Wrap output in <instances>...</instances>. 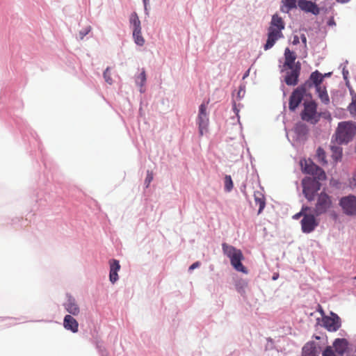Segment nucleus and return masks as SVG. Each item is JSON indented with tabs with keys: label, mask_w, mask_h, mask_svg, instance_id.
<instances>
[{
	"label": "nucleus",
	"mask_w": 356,
	"mask_h": 356,
	"mask_svg": "<svg viewBox=\"0 0 356 356\" xmlns=\"http://www.w3.org/2000/svg\"><path fill=\"white\" fill-rule=\"evenodd\" d=\"M109 266H110L109 280L111 283L114 284L118 280V272L120 269V265L118 260L113 259L109 261Z\"/></svg>",
	"instance_id": "17"
},
{
	"label": "nucleus",
	"mask_w": 356,
	"mask_h": 356,
	"mask_svg": "<svg viewBox=\"0 0 356 356\" xmlns=\"http://www.w3.org/2000/svg\"><path fill=\"white\" fill-rule=\"evenodd\" d=\"M153 179V174L152 172L147 171V177L145 179V184H147V186H148L150 184V182Z\"/></svg>",
	"instance_id": "36"
},
{
	"label": "nucleus",
	"mask_w": 356,
	"mask_h": 356,
	"mask_svg": "<svg viewBox=\"0 0 356 356\" xmlns=\"http://www.w3.org/2000/svg\"><path fill=\"white\" fill-rule=\"evenodd\" d=\"M354 279L356 280V277Z\"/></svg>",
	"instance_id": "49"
},
{
	"label": "nucleus",
	"mask_w": 356,
	"mask_h": 356,
	"mask_svg": "<svg viewBox=\"0 0 356 356\" xmlns=\"http://www.w3.org/2000/svg\"><path fill=\"white\" fill-rule=\"evenodd\" d=\"M317 104L315 102L311 101L304 103V110L301 113L303 120L316 123L319 120L320 115L316 111Z\"/></svg>",
	"instance_id": "7"
},
{
	"label": "nucleus",
	"mask_w": 356,
	"mask_h": 356,
	"mask_svg": "<svg viewBox=\"0 0 356 356\" xmlns=\"http://www.w3.org/2000/svg\"><path fill=\"white\" fill-rule=\"evenodd\" d=\"M36 202H42V198L39 197V193H37Z\"/></svg>",
	"instance_id": "43"
},
{
	"label": "nucleus",
	"mask_w": 356,
	"mask_h": 356,
	"mask_svg": "<svg viewBox=\"0 0 356 356\" xmlns=\"http://www.w3.org/2000/svg\"><path fill=\"white\" fill-rule=\"evenodd\" d=\"M332 157L335 161H338L342 156V148L339 145H332Z\"/></svg>",
	"instance_id": "23"
},
{
	"label": "nucleus",
	"mask_w": 356,
	"mask_h": 356,
	"mask_svg": "<svg viewBox=\"0 0 356 356\" xmlns=\"http://www.w3.org/2000/svg\"><path fill=\"white\" fill-rule=\"evenodd\" d=\"M104 78L106 83L111 85L113 83V80L111 76V71L110 67H107L104 72Z\"/></svg>",
	"instance_id": "33"
},
{
	"label": "nucleus",
	"mask_w": 356,
	"mask_h": 356,
	"mask_svg": "<svg viewBox=\"0 0 356 356\" xmlns=\"http://www.w3.org/2000/svg\"><path fill=\"white\" fill-rule=\"evenodd\" d=\"M356 134V126L352 122H339L335 133V139L339 144L348 143Z\"/></svg>",
	"instance_id": "3"
},
{
	"label": "nucleus",
	"mask_w": 356,
	"mask_h": 356,
	"mask_svg": "<svg viewBox=\"0 0 356 356\" xmlns=\"http://www.w3.org/2000/svg\"><path fill=\"white\" fill-rule=\"evenodd\" d=\"M149 0H143V2L145 3V5H146L147 2Z\"/></svg>",
	"instance_id": "46"
},
{
	"label": "nucleus",
	"mask_w": 356,
	"mask_h": 356,
	"mask_svg": "<svg viewBox=\"0 0 356 356\" xmlns=\"http://www.w3.org/2000/svg\"><path fill=\"white\" fill-rule=\"evenodd\" d=\"M254 200H255L256 204H258L259 206L258 213H260L265 207V205H266L265 201L262 197H258L257 196L254 197Z\"/></svg>",
	"instance_id": "31"
},
{
	"label": "nucleus",
	"mask_w": 356,
	"mask_h": 356,
	"mask_svg": "<svg viewBox=\"0 0 356 356\" xmlns=\"http://www.w3.org/2000/svg\"><path fill=\"white\" fill-rule=\"evenodd\" d=\"M323 326L329 332H336L341 327V321L339 317L337 314H334L332 317L325 316L323 318Z\"/></svg>",
	"instance_id": "14"
},
{
	"label": "nucleus",
	"mask_w": 356,
	"mask_h": 356,
	"mask_svg": "<svg viewBox=\"0 0 356 356\" xmlns=\"http://www.w3.org/2000/svg\"><path fill=\"white\" fill-rule=\"evenodd\" d=\"M301 356H318L316 343L314 341L307 343L302 348Z\"/></svg>",
	"instance_id": "18"
},
{
	"label": "nucleus",
	"mask_w": 356,
	"mask_h": 356,
	"mask_svg": "<svg viewBox=\"0 0 356 356\" xmlns=\"http://www.w3.org/2000/svg\"><path fill=\"white\" fill-rule=\"evenodd\" d=\"M322 356H339L337 355L332 346H327L323 352Z\"/></svg>",
	"instance_id": "32"
},
{
	"label": "nucleus",
	"mask_w": 356,
	"mask_h": 356,
	"mask_svg": "<svg viewBox=\"0 0 356 356\" xmlns=\"http://www.w3.org/2000/svg\"><path fill=\"white\" fill-rule=\"evenodd\" d=\"M310 211H311V208L310 207H302V209H301V211L299 213L295 214L293 216V219L297 220V219L300 218L301 216L304 217L305 214H307V212Z\"/></svg>",
	"instance_id": "30"
},
{
	"label": "nucleus",
	"mask_w": 356,
	"mask_h": 356,
	"mask_svg": "<svg viewBox=\"0 0 356 356\" xmlns=\"http://www.w3.org/2000/svg\"><path fill=\"white\" fill-rule=\"evenodd\" d=\"M63 306L65 307V309H67V302H63Z\"/></svg>",
	"instance_id": "44"
},
{
	"label": "nucleus",
	"mask_w": 356,
	"mask_h": 356,
	"mask_svg": "<svg viewBox=\"0 0 356 356\" xmlns=\"http://www.w3.org/2000/svg\"><path fill=\"white\" fill-rule=\"evenodd\" d=\"M332 197L325 192L318 194L314 209L316 216H321L327 212L332 207Z\"/></svg>",
	"instance_id": "4"
},
{
	"label": "nucleus",
	"mask_w": 356,
	"mask_h": 356,
	"mask_svg": "<svg viewBox=\"0 0 356 356\" xmlns=\"http://www.w3.org/2000/svg\"><path fill=\"white\" fill-rule=\"evenodd\" d=\"M330 73H327V74H325L323 76H324V77H325V76H330Z\"/></svg>",
	"instance_id": "45"
},
{
	"label": "nucleus",
	"mask_w": 356,
	"mask_h": 356,
	"mask_svg": "<svg viewBox=\"0 0 356 356\" xmlns=\"http://www.w3.org/2000/svg\"><path fill=\"white\" fill-rule=\"evenodd\" d=\"M316 92L318 97L323 104H327L330 102V98L325 86L320 88L319 90H316Z\"/></svg>",
	"instance_id": "22"
},
{
	"label": "nucleus",
	"mask_w": 356,
	"mask_h": 356,
	"mask_svg": "<svg viewBox=\"0 0 356 356\" xmlns=\"http://www.w3.org/2000/svg\"><path fill=\"white\" fill-rule=\"evenodd\" d=\"M79 323L75 318L68 315V330H70L74 333L78 332Z\"/></svg>",
	"instance_id": "25"
},
{
	"label": "nucleus",
	"mask_w": 356,
	"mask_h": 356,
	"mask_svg": "<svg viewBox=\"0 0 356 356\" xmlns=\"http://www.w3.org/2000/svg\"><path fill=\"white\" fill-rule=\"evenodd\" d=\"M233 181L230 175H225V189L226 191L229 192L233 188Z\"/></svg>",
	"instance_id": "28"
},
{
	"label": "nucleus",
	"mask_w": 356,
	"mask_h": 356,
	"mask_svg": "<svg viewBox=\"0 0 356 356\" xmlns=\"http://www.w3.org/2000/svg\"><path fill=\"white\" fill-rule=\"evenodd\" d=\"M302 192L308 201H312L315 193L320 190L321 184L318 181L311 177H305L302 180Z\"/></svg>",
	"instance_id": "5"
},
{
	"label": "nucleus",
	"mask_w": 356,
	"mask_h": 356,
	"mask_svg": "<svg viewBox=\"0 0 356 356\" xmlns=\"http://www.w3.org/2000/svg\"><path fill=\"white\" fill-rule=\"evenodd\" d=\"M222 248L223 253L229 258L232 266L237 271L247 273L246 268L241 263V261L244 259L241 250L226 243L222 244Z\"/></svg>",
	"instance_id": "2"
},
{
	"label": "nucleus",
	"mask_w": 356,
	"mask_h": 356,
	"mask_svg": "<svg viewBox=\"0 0 356 356\" xmlns=\"http://www.w3.org/2000/svg\"><path fill=\"white\" fill-rule=\"evenodd\" d=\"M200 266V263L199 261H196L195 263H193L190 267H189V270H192L197 267H199Z\"/></svg>",
	"instance_id": "38"
},
{
	"label": "nucleus",
	"mask_w": 356,
	"mask_h": 356,
	"mask_svg": "<svg viewBox=\"0 0 356 356\" xmlns=\"http://www.w3.org/2000/svg\"><path fill=\"white\" fill-rule=\"evenodd\" d=\"M348 347V342L346 339H336L333 342L335 353L339 356H343Z\"/></svg>",
	"instance_id": "16"
},
{
	"label": "nucleus",
	"mask_w": 356,
	"mask_h": 356,
	"mask_svg": "<svg viewBox=\"0 0 356 356\" xmlns=\"http://www.w3.org/2000/svg\"><path fill=\"white\" fill-rule=\"evenodd\" d=\"M301 229L304 233H311L315 228L318 225V222L316 220L314 214H305L304 217L301 220Z\"/></svg>",
	"instance_id": "11"
},
{
	"label": "nucleus",
	"mask_w": 356,
	"mask_h": 356,
	"mask_svg": "<svg viewBox=\"0 0 356 356\" xmlns=\"http://www.w3.org/2000/svg\"><path fill=\"white\" fill-rule=\"evenodd\" d=\"M312 175L314 177V179L317 181L326 179L325 172L318 166H317V169L314 171Z\"/></svg>",
	"instance_id": "26"
},
{
	"label": "nucleus",
	"mask_w": 356,
	"mask_h": 356,
	"mask_svg": "<svg viewBox=\"0 0 356 356\" xmlns=\"http://www.w3.org/2000/svg\"><path fill=\"white\" fill-rule=\"evenodd\" d=\"M348 109L350 114H356V94L352 97V102L349 104Z\"/></svg>",
	"instance_id": "29"
},
{
	"label": "nucleus",
	"mask_w": 356,
	"mask_h": 356,
	"mask_svg": "<svg viewBox=\"0 0 356 356\" xmlns=\"http://www.w3.org/2000/svg\"><path fill=\"white\" fill-rule=\"evenodd\" d=\"M67 314H66L63 317V327L65 329H67Z\"/></svg>",
	"instance_id": "40"
},
{
	"label": "nucleus",
	"mask_w": 356,
	"mask_h": 356,
	"mask_svg": "<svg viewBox=\"0 0 356 356\" xmlns=\"http://www.w3.org/2000/svg\"><path fill=\"white\" fill-rule=\"evenodd\" d=\"M324 76L320 73L318 70L312 72L309 76L308 81H307L302 86H305V88H311L313 86H315L316 90H319L320 88L323 87L321 83L323 81Z\"/></svg>",
	"instance_id": "13"
},
{
	"label": "nucleus",
	"mask_w": 356,
	"mask_h": 356,
	"mask_svg": "<svg viewBox=\"0 0 356 356\" xmlns=\"http://www.w3.org/2000/svg\"><path fill=\"white\" fill-rule=\"evenodd\" d=\"M129 22L133 29V38L135 42L139 46H143L145 44V39L141 34L140 21L136 13H131Z\"/></svg>",
	"instance_id": "8"
},
{
	"label": "nucleus",
	"mask_w": 356,
	"mask_h": 356,
	"mask_svg": "<svg viewBox=\"0 0 356 356\" xmlns=\"http://www.w3.org/2000/svg\"><path fill=\"white\" fill-rule=\"evenodd\" d=\"M136 81H137V83H140L141 86H143L144 85V83H145L146 74H145V72L144 70L141 72L140 75L138 76Z\"/></svg>",
	"instance_id": "34"
},
{
	"label": "nucleus",
	"mask_w": 356,
	"mask_h": 356,
	"mask_svg": "<svg viewBox=\"0 0 356 356\" xmlns=\"http://www.w3.org/2000/svg\"><path fill=\"white\" fill-rule=\"evenodd\" d=\"M298 43H299V38H298V36L295 35V36L293 37V44H298Z\"/></svg>",
	"instance_id": "41"
},
{
	"label": "nucleus",
	"mask_w": 356,
	"mask_h": 356,
	"mask_svg": "<svg viewBox=\"0 0 356 356\" xmlns=\"http://www.w3.org/2000/svg\"><path fill=\"white\" fill-rule=\"evenodd\" d=\"M68 313L77 315L79 313V308L74 299L68 298Z\"/></svg>",
	"instance_id": "24"
},
{
	"label": "nucleus",
	"mask_w": 356,
	"mask_h": 356,
	"mask_svg": "<svg viewBox=\"0 0 356 356\" xmlns=\"http://www.w3.org/2000/svg\"><path fill=\"white\" fill-rule=\"evenodd\" d=\"M301 40H302V43L304 44V45L306 47L307 38H306L305 35H304V34L301 35Z\"/></svg>",
	"instance_id": "39"
},
{
	"label": "nucleus",
	"mask_w": 356,
	"mask_h": 356,
	"mask_svg": "<svg viewBox=\"0 0 356 356\" xmlns=\"http://www.w3.org/2000/svg\"><path fill=\"white\" fill-rule=\"evenodd\" d=\"M284 28L285 23L283 19L277 14L273 15L268 29V38L264 44L265 50L270 49L278 40L284 38L282 31Z\"/></svg>",
	"instance_id": "1"
},
{
	"label": "nucleus",
	"mask_w": 356,
	"mask_h": 356,
	"mask_svg": "<svg viewBox=\"0 0 356 356\" xmlns=\"http://www.w3.org/2000/svg\"><path fill=\"white\" fill-rule=\"evenodd\" d=\"M289 71L286 72L285 76V82L288 86H296L298 82V77L300 72V63H296V67L288 68Z\"/></svg>",
	"instance_id": "12"
},
{
	"label": "nucleus",
	"mask_w": 356,
	"mask_h": 356,
	"mask_svg": "<svg viewBox=\"0 0 356 356\" xmlns=\"http://www.w3.org/2000/svg\"><path fill=\"white\" fill-rule=\"evenodd\" d=\"M298 7L305 13H310L317 15L320 13V8L315 3L307 0H298Z\"/></svg>",
	"instance_id": "15"
},
{
	"label": "nucleus",
	"mask_w": 356,
	"mask_h": 356,
	"mask_svg": "<svg viewBox=\"0 0 356 356\" xmlns=\"http://www.w3.org/2000/svg\"><path fill=\"white\" fill-rule=\"evenodd\" d=\"M343 212L347 216L356 215V197L353 195L343 197L339 200Z\"/></svg>",
	"instance_id": "9"
},
{
	"label": "nucleus",
	"mask_w": 356,
	"mask_h": 356,
	"mask_svg": "<svg viewBox=\"0 0 356 356\" xmlns=\"http://www.w3.org/2000/svg\"><path fill=\"white\" fill-rule=\"evenodd\" d=\"M284 66L287 67V68L296 67V63H294L295 60L296 59V55L293 51H291L289 48H286L284 51Z\"/></svg>",
	"instance_id": "19"
},
{
	"label": "nucleus",
	"mask_w": 356,
	"mask_h": 356,
	"mask_svg": "<svg viewBox=\"0 0 356 356\" xmlns=\"http://www.w3.org/2000/svg\"><path fill=\"white\" fill-rule=\"evenodd\" d=\"M338 2L339 3H347L350 0H337Z\"/></svg>",
	"instance_id": "42"
},
{
	"label": "nucleus",
	"mask_w": 356,
	"mask_h": 356,
	"mask_svg": "<svg viewBox=\"0 0 356 356\" xmlns=\"http://www.w3.org/2000/svg\"><path fill=\"white\" fill-rule=\"evenodd\" d=\"M343 74L344 77L346 78V73H345V72H343Z\"/></svg>",
	"instance_id": "48"
},
{
	"label": "nucleus",
	"mask_w": 356,
	"mask_h": 356,
	"mask_svg": "<svg viewBox=\"0 0 356 356\" xmlns=\"http://www.w3.org/2000/svg\"><path fill=\"white\" fill-rule=\"evenodd\" d=\"M305 86H300L293 90L289 98V109L295 111L302 102L304 95L306 92Z\"/></svg>",
	"instance_id": "10"
},
{
	"label": "nucleus",
	"mask_w": 356,
	"mask_h": 356,
	"mask_svg": "<svg viewBox=\"0 0 356 356\" xmlns=\"http://www.w3.org/2000/svg\"><path fill=\"white\" fill-rule=\"evenodd\" d=\"M282 6L281 10L284 13H288L291 9L296 8V3H298V0H282Z\"/></svg>",
	"instance_id": "21"
},
{
	"label": "nucleus",
	"mask_w": 356,
	"mask_h": 356,
	"mask_svg": "<svg viewBox=\"0 0 356 356\" xmlns=\"http://www.w3.org/2000/svg\"><path fill=\"white\" fill-rule=\"evenodd\" d=\"M209 101L202 103L199 107V112L197 118V124L199 128L200 135L202 136L208 132L209 123V115L207 112Z\"/></svg>",
	"instance_id": "6"
},
{
	"label": "nucleus",
	"mask_w": 356,
	"mask_h": 356,
	"mask_svg": "<svg viewBox=\"0 0 356 356\" xmlns=\"http://www.w3.org/2000/svg\"><path fill=\"white\" fill-rule=\"evenodd\" d=\"M91 30V27L90 26L86 27L83 31L79 32L80 38L83 39L85 35H86Z\"/></svg>",
	"instance_id": "35"
},
{
	"label": "nucleus",
	"mask_w": 356,
	"mask_h": 356,
	"mask_svg": "<svg viewBox=\"0 0 356 356\" xmlns=\"http://www.w3.org/2000/svg\"><path fill=\"white\" fill-rule=\"evenodd\" d=\"M300 164L302 168V170L305 173L309 175H313L314 171L317 169V166L315 163H314L311 160H304L300 161Z\"/></svg>",
	"instance_id": "20"
},
{
	"label": "nucleus",
	"mask_w": 356,
	"mask_h": 356,
	"mask_svg": "<svg viewBox=\"0 0 356 356\" xmlns=\"http://www.w3.org/2000/svg\"><path fill=\"white\" fill-rule=\"evenodd\" d=\"M343 74L344 77L346 78V73H345V72H343Z\"/></svg>",
	"instance_id": "47"
},
{
	"label": "nucleus",
	"mask_w": 356,
	"mask_h": 356,
	"mask_svg": "<svg viewBox=\"0 0 356 356\" xmlns=\"http://www.w3.org/2000/svg\"><path fill=\"white\" fill-rule=\"evenodd\" d=\"M349 183L351 187L356 186V171L353 174L351 178L350 179Z\"/></svg>",
	"instance_id": "37"
},
{
	"label": "nucleus",
	"mask_w": 356,
	"mask_h": 356,
	"mask_svg": "<svg viewBox=\"0 0 356 356\" xmlns=\"http://www.w3.org/2000/svg\"><path fill=\"white\" fill-rule=\"evenodd\" d=\"M316 156L318 157V161L322 164L327 163V161L325 160V152L322 147H318L316 150Z\"/></svg>",
	"instance_id": "27"
}]
</instances>
